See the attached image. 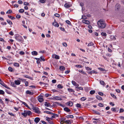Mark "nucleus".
<instances>
[{
  "instance_id": "60",
  "label": "nucleus",
  "mask_w": 124,
  "mask_h": 124,
  "mask_svg": "<svg viewBox=\"0 0 124 124\" xmlns=\"http://www.w3.org/2000/svg\"><path fill=\"white\" fill-rule=\"evenodd\" d=\"M112 111H116V108H112L111 109Z\"/></svg>"
},
{
  "instance_id": "26",
  "label": "nucleus",
  "mask_w": 124,
  "mask_h": 124,
  "mask_svg": "<svg viewBox=\"0 0 124 124\" xmlns=\"http://www.w3.org/2000/svg\"><path fill=\"white\" fill-rule=\"evenodd\" d=\"M68 91L70 92H74L75 91L72 89L69 88L68 89Z\"/></svg>"
},
{
  "instance_id": "24",
  "label": "nucleus",
  "mask_w": 124,
  "mask_h": 124,
  "mask_svg": "<svg viewBox=\"0 0 124 124\" xmlns=\"http://www.w3.org/2000/svg\"><path fill=\"white\" fill-rule=\"evenodd\" d=\"M96 98L97 99L99 100H102V98L98 95L96 96Z\"/></svg>"
},
{
  "instance_id": "29",
  "label": "nucleus",
  "mask_w": 124,
  "mask_h": 124,
  "mask_svg": "<svg viewBox=\"0 0 124 124\" xmlns=\"http://www.w3.org/2000/svg\"><path fill=\"white\" fill-rule=\"evenodd\" d=\"M44 113H46L47 114H52L53 113H52L51 112L47 111H44Z\"/></svg>"
},
{
  "instance_id": "9",
  "label": "nucleus",
  "mask_w": 124,
  "mask_h": 124,
  "mask_svg": "<svg viewBox=\"0 0 124 124\" xmlns=\"http://www.w3.org/2000/svg\"><path fill=\"white\" fill-rule=\"evenodd\" d=\"M40 119L39 117H36L34 120L36 124H37L40 121Z\"/></svg>"
},
{
  "instance_id": "6",
  "label": "nucleus",
  "mask_w": 124,
  "mask_h": 124,
  "mask_svg": "<svg viewBox=\"0 0 124 124\" xmlns=\"http://www.w3.org/2000/svg\"><path fill=\"white\" fill-rule=\"evenodd\" d=\"M57 105H60L61 106L63 107V105L61 104H60L57 102H54L53 104V106L54 107H55L57 106Z\"/></svg>"
},
{
  "instance_id": "7",
  "label": "nucleus",
  "mask_w": 124,
  "mask_h": 124,
  "mask_svg": "<svg viewBox=\"0 0 124 124\" xmlns=\"http://www.w3.org/2000/svg\"><path fill=\"white\" fill-rule=\"evenodd\" d=\"M52 57L53 58H54L56 59H58L60 58V57L58 56L55 54H53L52 55Z\"/></svg>"
},
{
  "instance_id": "18",
  "label": "nucleus",
  "mask_w": 124,
  "mask_h": 124,
  "mask_svg": "<svg viewBox=\"0 0 124 124\" xmlns=\"http://www.w3.org/2000/svg\"><path fill=\"white\" fill-rule=\"evenodd\" d=\"M19 101L21 103H22L26 107L28 108H30L28 106V105L24 102L20 100H19Z\"/></svg>"
},
{
  "instance_id": "22",
  "label": "nucleus",
  "mask_w": 124,
  "mask_h": 124,
  "mask_svg": "<svg viewBox=\"0 0 124 124\" xmlns=\"http://www.w3.org/2000/svg\"><path fill=\"white\" fill-rule=\"evenodd\" d=\"M44 105L46 107H48L50 106V104L49 103H48L46 102L44 103Z\"/></svg>"
},
{
  "instance_id": "39",
  "label": "nucleus",
  "mask_w": 124,
  "mask_h": 124,
  "mask_svg": "<svg viewBox=\"0 0 124 124\" xmlns=\"http://www.w3.org/2000/svg\"><path fill=\"white\" fill-rule=\"evenodd\" d=\"M86 99V98L85 97H83L80 99V100L82 101H84Z\"/></svg>"
},
{
  "instance_id": "15",
  "label": "nucleus",
  "mask_w": 124,
  "mask_h": 124,
  "mask_svg": "<svg viewBox=\"0 0 124 124\" xmlns=\"http://www.w3.org/2000/svg\"><path fill=\"white\" fill-rule=\"evenodd\" d=\"M66 104L70 106H72L73 104L72 102L71 101H69L66 103Z\"/></svg>"
},
{
  "instance_id": "50",
  "label": "nucleus",
  "mask_w": 124,
  "mask_h": 124,
  "mask_svg": "<svg viewBox=\"0 0 124 124\" xmlns=\"http://www.w3.org/2000/svg\"><path fill=\"white\" fill-rule=\"evenodd\" d=\"M98 105L100 107H102L103 106V104L101 103H99Z\"/></svg>"
},
{
  "instance_id": "49",
  "label": "nucleus",
  "mask_w": 124,
  "mask_h": 124,
  "mask_svg": "<svg viewBox=\"0 0 124 124\" xmlns=\"http://www.w3.org/2000/svg\"><path fill=\"white\" fill-rule=\"evenodd\" d=\"M95 71H91L90 72H88V74H92V73H94L95 72Z\"/></svg>"
},
{
  "instance_id": "55",
  "label": "nucleus",
  "mask_w": 124,
  "mask_h": 124,
  "mask_svg": "<svg viewBox=\"0 0 124 124\" xmlns=\"http://www.w3.org/2000/svg\"><path fill=\"white\" fill-rule=\"evenodd\" d=\"M94 112L95 114L97 115H100L101 114V113L97 111H95Z\"/></svg>"
},
{
  "instance_id": "28",
  "label": "nucleus",
  "mask_w": 124,
  "mask_h": 124,
  "mask_svg": "<svg viewBox=\"0 0 124 124\" xmlns=\"http://www.w3.org/2000/svg\"><path fill=\"white\" fill-rule=\"evenodd\" d=\"M79 72L83 74L86 75V73L83 70H79Z\"/></svg>"
},
{
  "instance_id": "47",
  "label": "nucleus",
  "mask_w": 124,
  "mask_h": 124,
  "mask_svg": "<svg viewBox=\"0 0 124 124\" xmlns=\"http://www.w3.org/2000/svg\"><path fill=\"white\" fill-rule=\"evenodd\" d=\"M46 1V0H40L39 1L40 2L43 3H45Z\"/></svg>"
},
{
  "instance_id": "20",
  "label": "nucleus",
  "mask_w": 124,
  "mask_h": 124,
  "mask_svg": "<svg viewBox=\"0 0 124 124\" xmlns=\"http://www.w3.org/2000/svg\"><path fill=\"white\" fill-rule=\"evenodd\" d=\"M43 99L42 97H39L38 99V100L40 102H42L43 101Z\"/></svg>"
},
{
  "instance_id": "27",
  "label": "nucleus",
  "mask_w": 124,
  "mask_h": 124,
  "mask_svg": "<svg viewBox=\"0 0 124 124\" xmlns=\"http://www.w3.org/2000/svg\"><path fill=\"white\" fill-rule=\"evenodd\" d=\"M64 123H66L67 124H71V123L70 120H67L64 121Z\"/></svg>"
},
{
  "instance_id": "19",
  "label": "nucleus",
  "mask_w": 124,
  "mask_h": 124,
  "mask_svg": "<svg viewBox=\"0 0 124 124\" xmlns=\"http://www.w3.org/2000/svg\"><path fill=\"white\" fill-rule=\"evenodd\" d=\"M26 93L31 95H33L34 94L33 92H31L29 90H27L26 92Z\"/></svg>"
},
{
  "instance_id": "23",
  "label": "nucleus",
  "mask_w": 124,
  "mask_h": 124,
  "mask_svg": "<svg viewBox=\"0 0 124 124\" xmlns=\"http://www.w3.org/2000/svg\"><path fill=\"white\" fill-rule=\"evenodd\" d=\"M59 69L61 70H64L65 69V68L63 66H61L60 67Z\"/></svg>"
},
{
  "instance_id": "37",
  "label": "nucleus",
  "mask_w": 124,
  "mask_h": 124,
  "mask_svg": "<svg viewBox=\"0 0 124 124\" xmlns=\"http://www.w3.org/2000/svg\"><path fill=\"white\" fill-rule=\"evenodd\" d=\"M5 93V92L3 90H0V94L3 95Z\"/></svg>"
},
{
  "instance_id": "56",
  "label": "nucleus",
  "mask_w": 124,
  "mask_h": 124,
  "mask_svg": "<svg viewBox=\"0 0 124 124\" xmlns=\"http://www.w3.org/2000/svg\"><path fill=\"white\" fill-rule=\"evenodd\" d=\"M8 70L9 71L11 72H12V71L13 69L11 67H9L8 68Z\"/></svg>"
},
{
  "instance_id": "34",
  "label": "nucleus",
  "mask_w": 124,
  "mask_h": 124,
  "mask_svg": "<svg viewBox=\"0 0 124 124\" xmlns=\"http://www.w3.org/2000/svg\"><path fill=\"white\" fill-rule=\"evenodd\" d=\"M22 115L24 117H26L27 116V114H26V112H25V110H24V113H21Z\"/></svg>"
},
{
  "instance_id": "40",
  "label": "nucleus",
  "mask_w": 124,
  "mask_h": 124,
  "mask_svg": "<svg viewBox=\"0 0 124 124\" xmlns=\"http://www.w3.org/2000/svg\"><path fill=\"white\" fill-rule=\"evenodd\" d=\"M95 93V91L94 90H91L90 91V93L91 94H93Z\"/></svg>"
},
{
  "instance_id": "36",
  "label": "nucleus",
  "mask_w": 124,
  "mask_h": 124,
  "mask_svg": "<svg viewBox=\"0 0 124 124\" xmlns=\"http://www.w3.org/2000/svg\"><path fill=\"white\" fill-rule=\"evenodd\" d=\"M57 87L59 88L62 89L63 88V86H62L60 84H59L58 85H57Z\"/></svg>"
},
{
  "instance_id": "38",
  "label": "nucleus",
  "mask_w": 124,
  "mask_h": 124,
  "mask_svg": "<svg viewBox=\"0 0 124 124\" xmlns=\"http://www.w3.org/2000/svg\"><path fill=\"white\" fill-rule=\"evenodd\" d=\"M11 85L12 87H16V86L15 85L14 82H11Z\"/></svg>"
},
{
  "instance_id": "16",
  "label": "nucleus",
  "mask_w": 124,
  "mask_h": 124,
  "mask_svg": "<svg viewBox=\"0 0 124 124\" xmlns=\"http://www.w3.org/2000/svg\"><path fill=\"white\" fill-rule=\"evenodd\" d=\"M52 115H53L52 116V117L51 118H52V119L53 118H55L56 116L58 117V116H59L58 115L56 114H54V113H53V114Z\"/></svg>"
},
{
  "instance_id": "61",
  "label": "nucleus",
  "mask_w": 124,
  "mask_h": 124,
  "mask_svg": "<svg viewBox=\"0 0 124 124\" xmlns=\"http://www.w3.org/2000/svg\"><path fill=\"white\" fill-rule=\"evenodd\" d=\"M16 17L17 18L19 19L21 18V16L20 15L17 14L16 16Z\"/></svg>"
},
{
  "instance_id": "58",
  "label": "nucleus",
  "mask_w": 124,
  "mask_h": 124,
  "mask_svg": "<svg viewBox=\"0 0 124 124\" xmlns=\"http://www.w3.org/2000/svg\"><path fill=\"white\" fill-rule=\"evenodd\" d=\"M62 45L63 46L65 47H66L67 46V43L66 42H63L62 43Z\"/></svg>"
},
{
  "instance_id": "32",
  "label": "nucleus",
  "mask_w": 124,
  "mask_h": 124,
  "mask_svg": "<svg viewBox=\"0 0 124 124\" xmlns=\"http://www.w3.org/2000/svg\"><path fill=\"white\" fill-rule=\"evenodd\" d=\"M66 117L68 118L70 117V118H73V117H74L73 115H67L66 116Z\"/></svg>"
},
{
  "instance_id": "62",
  "label": "nucleus",
  "mask_w": 124,
  "mask_h": 124,
  "mask_svg": "<svg viewBox=\"0 0 124 124\" xmlns=\"http://www.w3.org/2000/svg\"><path fill=\"white\" fill-rule=\"evenodd\" d=\"M98 93L101 96H103V93L101 92H98Z\"/></svg>"
},
{
  "instance_id": "21",
  "label": "nucleus",
  "mask_w": 124,
  "mask_h": 124,
  "mask_svg": "<svg viewBox=\"0 0 124 124\" xmlns=\"http://www.w3.org/2000/svg\"><path fill=\"white\" fill-rule=\"evenodd\" d=\"M32 54L34 56L37 55L38 54L37 52L36 51H34L31 52Z\"/></svg>"
},
{
  "instance_id": "30",
  "label": "nucleus",
  "mask_w": 124,
  "mask_h": 124,
  "mask_svg": "<svg viewBox=\"0 0 124 124\" xmlns=\"http://www.w3.org/2000/svg\"><path fill=\"white\" fill-rule=\"evenodd\" d=\"M94 45L93 43L92 42H91L90 43H89L88 45L87 46L88 47L89 46H92L93 45Z\"/></svg>"
},
{
  "instance_id": "46",
  "label": "nucleus",
  "mask_w": 124,
  "mask_h": 124,
  "mask_svg": "<svg viewBox=\"0 0 124 124\" xmlns=\"http://www.w3.org/2000/svg\"><path fill=\"white\" fill-rule=\"evenodd\" d=\"M24 12V10L23 9H21L19 10V12L20 13H22Z\"/></svg>"
},
{
  "instance_id": "31",
  "label": "nucleus",
  "mask_w": 124,
  "mask_h": 124,
  "mask_svg": "<svg viewBox=\"0 0 124 124\" xmlns=\"http://www.w3.org/2000/svg\"><path fill=\"white\" fill-rule=\"evenodd\" d=\"M64 7L67 8H69L70 7V6L69 4L66 3L64 5Z\"/></svg>"
},
{
  "instance_id": "4",
  "label": "nucleus",
  "mask_w": 124,
  "mask_h": 124,
  "mask_svg": "<svg viewBox=\"0 0 124 124\" xmlns=\"http://www.w3.org/2000/svg\"><path fill=\"white\" fill-rule=\"evenodd\" d=\"M33 110L35 111V112L39 114L40 113V111L39 110L38 108L37 107H34Z\"/></svg>"
},
{
  "instance_id": "14",
  "label": "nucleus",
  "mask_w": 124,
  "mask_h": 124,
  "mask_svg": "<svg viewBox=\"0 0 124 124\" xmlns=\"http://www.w3.org/2000/svg\"><path fill=\"white\" fill-rule=\"evenodd\" d=\"M53 99L55 100H62L61 98L58 96L54 97L53 98Z\"/></svg>"
},
{
  "instance_id": "3",
  "label": "nucleus",
  "mask_w": 124,
  "mask_h": 124,
  "mask_svg": "<svg viewBox=\"0 0 124 124\" xmlns=\"http://www.w3.org/2000/svg\"><path fill=\"white\" fill-rule=\"evenodd\" d=\"M120 5L119 3H117L115 6V10L116 11H119L120 8Z\"/></svg>"
},
{
  "instance_id": "64",
  "label": "nucleus",
  "mask_w": 124,
  "mask_h": 124,
  "mask_svg": "<svg viewBox=\"0 0 124 124\" xmlns=\"http://www.w3.org/2000/svg\"><path fill=\"white\" fill-rule=\"evenodd\" d=\"M124 111V110L122 108H121L119 110V112L121 113L123 112Z\"/></svg>"
},
{
  "instance_id": "2",
  "label": "nucleus",
  "mask_w": 124,
  "mask_h": 124,
  "mask_svg": "<svg viewBox=\"0 0 124 124\" xmlns=\"http://www.w3.org/2000/svg\"><path fill=\"white\" fill-rule=\"evenodd\" d=\"M15 38L19 42H22L23 41V39L21 36H16L15 37Z\"/></svg>"
},
{
  "instance_id": "43",
  "label": "nucleus",
  "mask_w": 124,
  "mask_h": 124,
  "mask_svg": "<svg viewBox=\"0 0 124 124\" xmlns=\"http://www.w3.org/2000/svg\"><path fill=\"white\" fill-rule=\"evenodd\" d=\"M14 65L15 66L19 67V64L17 63H15L14 64Z\"/></svg>"
},
{
  "instance_id": "33",
  "label": "nucleus",
  "mask_w": 124,
  "mask_h": 124,
  "mask_svg": "<svg viewBox=\"0 0 124 124\" xmlns=\"http://www.w3.org/2000/svg\"><path fill=\"white\" fill-rule=\"evenodd\" d=\"M8 16L9 18L11 19L12 20H14L15 19V17L12 16H11L8 15Z\"/></svg>"
},
{
  "instance_id": "54",
  "label": "nucleus",
  "mask_w": 124,
  "mask_h": 124,
  "mask_svg": "<svg viewBox=\"0 0 124 124\" xmlns=\"http://www.w3.org/2000/svg\"><path fill=\"white\" fill-rule=\"evenodd\" d=\"M40 59L41 60H42L43 61H45V59H44V58H43V56H41L40 57Z\"/></svg>"
},
{
  "instance_id": "45",
  "label": "nucleus",
  "mask_w": 124,
  "mask_h": 124,
  "mask_svg": "<svg viewBox=\"0 0 124 124\" xmlns=\"http://www.w3.org/2000/svg\"><path fill=\"white\" fill-rule=\"evenodd\" d=\"M39 83L41 85H44V86H45L47 84L46 83H45L41 82H39Z\"/></svg>"
},
{
  "instance_id": "35",
  "label": "nucleus",
  "mask_w": 124,
  "mask_h": 124,
  "mask_svg": "<svg viewBox=\"0 0 124 124\" xmlns=\"http://www.w3.org/2000/svg\"><path fill=\"white\" fill-rule=\"evenodd\" d=\"M110 38L113 40H115L116 39L115 37L113 35H111V36Z\"/></svg>"
},
{
  "instance_id": "1",
  "label": "nucleus",
  "mask_w": 124,
  "mask_h": 124,
  "mask_svg": "<svg viewBox=\"0 0 124 124\" xmlns=\"http://www.w3.org/2000/svg\"><path fill=\"white\" fill-rule=\"evenodd\" d=\"M98 27L101 29L104 28L106 26V24L104 21L101 19L97 22Z\"/></svg>"
},
{
  "instance_id": "51",
  "label": "nucleus",
  "mask_w": 124,
  "mask_h": 124,
  "mask_svg": "<svg viewBox=\"0 0 124 124\" xmlns=\"http://www.w3.org/2000/svg\"><path fill=\"white\" fill-rule=\"evenodd\" d=\"M111 96L113 98L116 99V96L114 94L112 93H111Z\"/></svg>"
},
{
  "instance_id": "13",
  "label": "nucleus",
  "mask_w": 124,
  "mask_h": 124,
  "mask_svg": "<svg viewBox=\"0 0 124 124\" xmlns=\"http://www.w3.org/2000/svg\"><path fill=\"white\" fill-rule=\"evenodd\" d=\"M26 114H27V116H30L31 114L32 113L30 111L28 110H25Z\"/></svg>"
},
{
  "instance_id": "8",
  "label": "nucleus",
  "mask_w": 124,
  "mask_h": 124,
  "mask_svg": "<svg viewBox=\"0 0 124 124\" xmlns=\"http://www.w3.org/2000/svg\"><path fill=\"white\" fill-rule=\"evenodd\" d=\"M53 25L54 26L58 27L59 26V24L56 22L54 21V22L53 23Z\"/></svg>"
},
{
  "instance_id": "53",
  "label": "nucleus",
  "mask_w": 124,
  "mask_h": 124,
  "mask_svg": "<svg viewBox=\"0 0 124 124\" xmlns=\"http://www.w3.org/2000/svg\"><path fill=\"white\" fill-rule=\"evenodd\" d=\"M25 83V85L26 86H28V83L27 81H25L24 82Z\"/></svg>"
},
{
  "instance_id": "52",
  "label": "nucleus",
  "mask_w": 124,
  "mask_h": 124,
  "mask_svg": "<svg viewBox=\"0 0 124 124\" xmlns=\"http://www.w3.org/2000/svg\"><path fill=\"white\" fill-rule=\"evenodd\" d=\"M101 35H102L104 36H106L107 35L106 34V33L103 32H102L101 33Z\"/></svg>"
},
{
  "instance_id": "42",
  "label": "nucleus",
  "mask_w": 124,
  "mask_h": 124,
  "mask_svg": "<svg viewBox=\"0 0 124 124\" xmlns=\"http://www.w3.org/2000/svg\"><path fill=\"white\" fill-rule=\"evenodd\" d=\"M100 84L102 85H104L105 84L104 82L102 80L100 81Z\"/></svg>"
},
{
  "instance_id": "25",
  "label": "nucleus",
  "mask_w": 124,
  "mask_h": 124,
  "mask_svg": "<svg viewBox=\"0 0 124 124\" xmlns=\"http://www.w3.org/2000/svg\"><path fill=\"white\" fill-rule=\"evenodd\" d=\"M7 21L9 24L12 25L13 24V23L12 22L9 20H7Z\"/></svg>"
},
{
  "instance_id": "5",
  "label": "nucleus",
  "mask_w": 124,
  "mask_h": 124,
  "mask_svg": "<svg viewBox=\"0 0 124 124\" xmlns=\"http://www.w3.org/2000/svg\"><path fill=\"white\" fill-rule=\"evenodd\" d=\"M0 84L3 86L4 87L6 88L9 89H10V88L7 86L2 81H1L0 82Z\"/></svg>"
},
{
  "instance_id": "44",
  "label": "nucleus",
  "mask_w": 124,
  "mask_h": 124,
  "mask_svg": "<svg viewBox=\"0 0 124 124\" xmlns=\"http://www.w3.org/2000/svg\"><path fill=\"white\" fill-rule=\"evenodd\" d=\"M12 12L11 10L9 9L6 13V14H10L12 13Z\"/></svg>"
},
{
  "instance_id": "12",
  "label": "nucleus",
  "mask_w": 124,
  "mask_h": 124,
  "mask_svg": "<svg viewBox=\"0 0 124 124\" xmlns=\"http://www.w3.org/2000/svg\"><path fill=\"white\" fill-rule=\"evenodd\" d=\"M82 22L87 24H89L90 23V22L89 21L85 20H82Z\"/></svg>"
},
{
  "instance_id": "48",
  "label": "nucleus",
  "mask_w": 124,
  "mask_h": 124,
  "mask_svg": "<svg viewBox=\"0 0 124 124\" xmlns=\"http://www.w3.org/2000/svg\"><path fill=\"white\" fill-rule=\"evenodd\" d=\"M76 88H77L79 90H83V88L82 87H76Z\"/></svg>"
},
{
  "instance_id": "11",
  "label": "nucleus",
  "mask_w": 124,
  "mask_h": 124,
  "mask_svg": "<svg viewBox=\"0 0 124 124\" xmlns=\"http://www.w3.org/2000/svg\"><path fill=\"white\" fill-rule=\"evenodd\" d=\"M21 81L19 80H15L14 82L15 84L17 85H18L20 84Z\"/></svg>"
},
{
  "instance_id": "10",
  "label": "nucleus",
  "mask_w": 124,
  "mask_h": 124,
  "mask_svg": "<svg viewBox=\"0 0 124 124\" xmlns=\"http://www.w3.org/2000/svg\"><path fill=\"white\" fill-rule=\"evenodd\" d=\"M72 83L73 85L77 86L76 87H78L79 86V84H77V83L74 81H72Z\"/></svg>"
},
{
  "instance_id": "17",
  "label": "nucleus",
  "mask_w": 124,
  "mask_h": 124,
  "mask_svg": "<svg viewBox=\"0 0 124 124\" xmlns=\"http://www.w3.org/2000/svg\"><path fill=\"white\" fill-rule=\"evenodd\" d=\"M64 110L67 112H69L71 111L70 109H69L67 107H65L64 108Z\"/></svg>"
},
{
  "instance_id": "59",
  "label": "nucleus",
  "mask_w": 124,
  "mask_h": 124,
  "mask_svg": "<svg viewBox=\"0 0 124 124\" xmlns=\"http://www.w3.org/2000/svg\"><path fill=\"white\" fill-rule=\"evenodd\" d=\"M24 4V5L27 6L28 5L29 3L26 2H24L23 3Z\"/></svg>"
},
{
  "instance_id": "41",
  "label": "nucleus",
  "mask_w": 124,
  "mask_h": 124,
  "mask_svg": "<svg viewBox=\"0 0 124 124\" xmlns=\"http://www.w3.org/2000/svg\"><path fill=\"white\" fill-rule=\"evenodd\" d=\"M76 106L79 108H81V105L77 103L76 104Z\"/></svg>"
},
{
  "instance_id": "63",
  "label": "nucleus",
  "mask_w": 124,
  "mask_h": 124,
  "mask_svg": "<svg viewBox=\"0 0 124 124\" xmlns=\"http://www.w3.org/2000/svg\"><path fill=\"white\" fill-rule=\"evenodd\" d=\"M66 23L70 25L71 23L69 20H66Z\"/></svg>"
},
{
  "instance_id": "57",
  "label": "nucleus",
  "mask_w": 124,
  "mask_h": 124,
  "mask_svg": "<svg viewBox=\"0 0 124 124\" xmlns=\"http://www.w3.org/2000/svg\"><path fill=\"white\" fill-rule=\"evenodd\" d=\"M54 16H55L59 17L60 16V15L59 14L57 13H56L54 14Z\"/></svg>"
}]
</instances>
